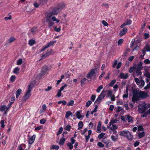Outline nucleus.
<instances>
[{"label": "nucleus", "mask_w": 150, "mask_h": 150, "mask_svg": "<svg viewBox=\"0 0 150 150\" xmlns=\"http://www.w3.org/2000/svg\"><path fill=\"white\" fill-rule=\"evenodd\" d=\"M116 80L115 79L112 80L109 84L108 85L109 86H112L114 84L116 83Z\"/></svg>", "instance_id": "a878e982"}, {"label": "nucleus", "mask_w": 150, "mask_h": 150, "mask_svg": "<svg viewBox=\"0 0 150 150\" xmlns=\"http://www.w3.org/2000/svg\"><path fill=\"white\" fill-rule=\"evenodd\" d=\"M144 76L150 79V73L148 71H146L144 74Z\"/></svg>", "instance_id": "79ce46f5"}, {"label": "nucleus", "mask_w": 150, "mask_h": 150, "mask_svg": "<svg viewBox=\"0 0 150 150\" xmlns=\"http://www.w3.org/2000/svg\"><path fill=\"white\" fill-rule=\"evenodd\" d=\"M127 29L126 28H124L120 31L119 35L120 36H122L125 35L127 32Z\"/></svg>", "instance_id": "f8f14e48"}, {"label": "nucleus", "mask_w": 150, "mask_h": 150, "mask_svg": "<svg viewBox=\"0 0 150 150\" xmlns=\"http://www.w3.org/2000/svg\"><path fill=\"white\" fill-rule=\"evenodd\" d=\"M137 129L138 131H143L144 130V129L142 125H139Z\"/></svg>", "instance_id": "37998d69"}, {"label": "nucleus", "mask_w": 150, "mask_h": 150, "mask_svg": "<svg viewBox=\"0 0 150 150\" xmlns=\"http://www.w3.org/2000/svg\"><path fill=\"white\" fill-rule=\"evenodd\" d=\"M144 49H145V50L147 52L150 51V46H149L148 45H146L145 46Z\"/></svg>", "instance_id": "c03bdc74"}, {"label": "nucleus", "mask_w": 150, "mask_h": 150, "mask_svg": "<svg viewBox=\"0 0 150 150\" xmlns=\"http://www.w3.org/2000/svg\"><path fill=\"white\" fill-rule=\"evenodd\" d=\"M125 94H124L122 96V97L123 98H127L128 96V87H127L126 89V91L124 92Z\"/></svg>", "instance_id": "aec40b11"}, {"label": "nucleus", "mask_w": 150, "mask_h": 150, "mask_svg": "<svg viewBox=\"0 0 150 150\" xmlns=\"http://www.w3.org/2000/svg\"><path fill=\"white\" fill-rule=\"evenodd\" d=\"M128 76V75L127 73H125V74H124V73L121 72L120 73V75L118 76V78H120L121 79H127V78Z\"/></svg>", "instance_id": "1a4fd4ad"}, {"label": "nucleus", "mask_w": 150, "mask_h": 150, "mask_svg": "<svg viewBox=\"0 0 150 150\" xmlns=\"http://www.w3.org/2000/svg\"><path fill=\"white\" fill-rule=\"evenodd\" d=\"M127 121L128 122H132L133 121V117L131 116L128 115L127 116Z\"/></svg>", "instance_id": "473e14b6"}, {"label": "nucleus", "mask_w": 150, "mask_h": 150, "mask_svg": "<svg viewBox=\"0 0 150 150\" xmlns=\"http://www.w3.org/2000/svg\"><path fill=\"white\" fill-rule=\"evenodd\" d=\"M16 40V38H15L13 36L10 37L8 40V42L9 43H11L14 42Z\"/></svg>", "instance_id": "393cba45"}, {"label": "nucleus", "mask_w": 150, "mask_h": 150, "mask_svg": "<svg viewBox=\"0 0 150 150\" xmlns=\"http://www.w3.org/2000/svg\"><path fill=\"white\" fill-rule=\"evenodd\" d=\"M133 93L132 101L134 102H137L141 99L146 98L149 96L148 93L144 91H134Z\"/></svg>", "instance_id": "f257e3e1"}, {"label": "nucleus", "mask_w": 150, "mask_h": 150, "mask_svg": "<svg viewBox=\"0 0 150 150\" xmlns=\"http://www.w3.org/2000/svg\"><path fill=\"white\" fill-rule=\"evenodd\" d=\"M54 31H56L57 32H59L61 30V28L59 27V28H57V27L55 26L54 28Z\"/></svg>", "instance_id": "3c124183"}, {"label": "nucleus", "mask_w": 150, "mask_h": 150, "mask_svg": "<svg viewBox=\"0 0 150 150\" xmlns=\"http://www.w3.org/2000/svg\"><path fill=\"white\" fill-rule=\"evenodd\" d=\"M144 62L146 64H150V61L149 59H146L144 60Z\"/></svg>", "instance_id": "774afa93"}, {"label": "nucleus", "mask_w": 150, "mask_h": 150, "mask_svg": "<svg viewBox=\"0 0 150 150\" xmlns=\"http://www.w3.org/2000/svg\"><path fill=\"white\" fill-rule=\"evenodd\" d=\"M142 64V62H140L138 63L136 67V69L141 70L143 68Z\"/></svg>", "instance_id": "dca6fc26"}, {"label": "nucleus", "mask_w": 150, "mask_h": 150, "mask_svg": "<svg viewBox=\"0 0 150 150\" xmlns=\"http://www.w3.org/2000/svg\"><path fill=\"white\" fill-rule=\"evenodd\" d=\"M59 146L58 145H53L52 146V148L55 150H58L59 149Z\"/></svg>", "instance_id": "0e129e2a"}, {"label": "nucleus", "mask_w": 150, "mask_h": 150, "mask_svg": "<svg viewBox=\"0 0 150 150\" xmlns=\"http://www.w3.org/2000/svg\"><path fill=\"white\" fill-rule=\"evenodd\" d=\"M46 22L48 23V27L51 29L53 25L54 24V23L52 22L50 19V16H46Z\"/></svg>", "instance_id": "39448f33"}, {"label": "nucleus", "mask_w": 150, "mask_h": 150, "mask_svg": "<svg viewBox=\"0 0 150 150\" xmlns=\"http://www.w3.org/2000/svg\"><path fill=\"white\" fill-rule=\"evenodd\" d=\"M107 91L108 95V97H110L112 96V92L111 90H108Z\"/></svg>", "instance_id": "09e8293b"}, {"label": "nucleus", "mask_w": 150, "mask_h": 150, "mask_svg": "<svg viewBox=\"0 0 150 150\" xmlns=\"http://www.w3.org/2000/svg\"><path fill=\"white\" fill-rule=\"evenodd\" d=\"M56 42V41L55 40L54 41H51L50 42L47 43L45 47H42L40 50V52H41L44 51L47 48L50 46H53Z\"/></svg>", "instance_id": "7ed1b4c3"}, {"label": "nucleus", "mask_w": 150, "mask_h": 150, "mask_svg": "<svg viewBox=\"0 0 150 150\" xmlns=\"http://www.w3.org/2000/svg\"><path fill=\"white\" fill-rule=\"evenodd\" d=\"M123 110V108L121 107H118L116 110V112H119L120 111H122Z\"/></svg>", "instance_id": "49530a36"}, {"label": "nucleus", "mask_w": 150, "mask_h": 150, "mask_svg": "<svg viewBox=\"0 0 150 150\" xmlns=\"http://www.w3.org/2000/svg\"><path fill=\"white\" fill-rule=\"evenodd\" d=\"M65 6L66 4L64 3H59L57 5L56 8L57 9H62L65 8Z\"/></svg>", "instance_id": "9b49d317"}, {"label": "nucleus", "mask_w": 150, "mask_h": 150, "mask_svg": "<svg viewBox=\"0 0 150 150\" xmlns=\"http://www.w3.org/2000/svg\"><path fill=\"white\" fill-rule=\"evenodd\" d=\"M20 69L18 67H16L14 69L13 72L14 73L18 74V71Z\"/></svg>", "instance_id": "72a5a7b5"}, {"label": "nucleus", "mask_w": 150, "mask_h": 150, "mask_svg": "<svg viewBox=\"0 0 150 150\" xmlns=\"http://www.w3.org/2000/svg\"><path fill=\"white\" fill-rule=\"evenodd\" d=\"M72 114V113L70 111H68L66 112L65 117L66 118H67L69 116L71 115Z\"/></svg>", "instance_id": "cd10ccee"}, {"label": "nucleus", "mask_w": 150, "mask_h": 150, "mask_svg": "<svg viewBox=\"0 0 150 150\" xmlns=\"http://www.w3.org/2000/svg\"><path fill=\"white\" fill-rule=\"evenodd\" d=\"M117 121L116 119L111 120L110 122H109V125L110 126L111 124L113 125V124L116 123L117 122Z\"/></svg>", "instance_id": "de8ad7c7"}, {"label": "nucleus", "mask_w": 150, "mask_h": 150, "mask_svg": "<svg viewBox=\"0 0 150 150\" xmlns=\"http://www.w3.org/2000/svg\"><path fill=\"white\" fill-rule=\"evenodd\" d=\"M82 112V110H78L76 112V117L79 119H81V118L83 117L84 116L83 115L82 116L81 114V112Z\"/></svg>", "instance_id": "ddd939ff"}, {"label": "nucleus", "mask_w": 150, "mask_h": 150, "mask_svg": "<svg viewBox=\"0 0 150 150\" xmlns=\"http://www.w3.org/2000/svg\"><path fill=\"white\" fill-rule=\"evenodd\" d=\"M88 80L85 78L81 79V86H82L83 85H84L86 83V81Z\"/></svg>", "instance_id": "4be33fe9"}, {"label": "nucleus", "mask_w": 150, "mask_h": 150, "mask_svg": "<svg viewBox=\"0 0 150 150\" xmlns=\"http://www.w3.org/2000/svg\"><path fill=\"white\" fill-rule=\"evenodd\" d=\"M83 122L82 121H80L78 124V130H80L81 129L83 126Z\"/></svg>", "instance_id": "5701e85b"}, {"label": "nucleus", "mask_w": 150, "mask_h": 150, "mask_svg": "<svg viewBox=\"0 0 150 150\" xmlns=\"http://www.w3.org/2000/svg\"><path fill=\"white\" fill-rule=\"evenodd\" d=\"M35 83V81H32L29 84V85H30V86H31L33 88V87L34 86Z\"/></svg>", "instance_id": "bf43d9fd"}, {"label": "nucleus", "mask_w": 150, "mask_h": 150, "mask_svg": "<svg viewBox=\"0 0 150 150\" xmlns=\"http://www.w3.org/2000/svg\"><path fill=\"white\" fill-rule=\"evenodd\" d=\"M62 94V93H61V91L58 90L57 93V95L56 96V97H60Z\"/></svg>", "instance_id": "5fc2aeb1"}, {"label": "nucleus", "mask_w": 150, "mask_h": 150, "mask_svg": "<svg viewBox=\"0 0 150 150\" xmlns=\"http://www.w3.org/2000/svg\"><path fill=\"white\" fill-rule=\"evenodd\" d=\"M92 102L90 100H88V101L86 105V107H88L89 106L91 105V104L92 103Z\"/></svg>", "instance_id": "864d4df0"}, {"label": "nucleus", "mask_w": 150, "mask_h": 150, "mask_svg": "<svg viewBox=\"0 0 150 150\" xmlns=\"http://www.w3.org/2000/svg\"><path fill=\"white\" fill-rule=\"evenodd\" d=\"M35 43L34 40L31 39L29 41L28 44L31 46L33 45Z\"/></svg>", "instance_id": "c756f323"}, {"label": "nucleus", "mask_w": 150, "mask_h": 150, "mask_svg": "<svg viewBox=\"0 0 150 150\" xmlns=\"http://www.w3.org/2000/svg\"><path fill=\"white\" fill-rule=\"evenodd\" d=\"M71 128V125H67L64 128V129L66 130L70 131Z\"/></svg>", "instance_id": "2f4dec72"}, {"label": "nucleus", "mask_w": 150, "mask_h": 150, "mask_svg": "<svg viewBox=\"0 0 150 150\" xmlns=\"http://www.w3.org/2000/svg\"><path fill=\"white\" fill-rule=\"evenodd\" d=\"M123 42V40L122 39H120L118 41L117 44L118 46H120Z\"/></svg>", "instance_id": "603ef678"}, {"label": "nucleus", "mask_w": 150, "mask_h": 150, "mask_svg": "<svg viewBox=\"0 0 150 150\" xmlns=\"http://www.w3.org/2000/svg\"><path fill=\"white\" fill-rule=\"evenodd\" d=\"M66 140V139L64 138V137H63V136H62V137L60 140L59 144L60 145H63L65 142Z\"/></svg>", "instance_id": "6ab92c4d"}, {"label": "nucleus", "mask_w": 150, "mask_h": 150, "mask_svg": "<svg viewBox=\"0 0 150 150\" xmlns=\"http://www.w3.org/2000/svg\"><path fill=\"white\" fill-rule=\"evenodd\" d=\"M63 130V128L62 127H60L58 131L57 132V135H59L61 134Z\"/></svg>", "instance_id": "e433bc0d"}, {"label": "nucleus", "mask_w": 150, "mask_h": 150, "mask_svg": "<svg viewBox=\"0 0 150 150\" xmlns=\"http://www.w3.org/2000/svg\"><path fill=\"white\" fill-rule=\"evenodd\" d=\"M145 135V133L144 132H139L138 134V136L140 139L143 137Z\"/></svg>", "instance_id": "b1692460"}, {"label": "nucleus", "mask_w": 150, "mask_h": 150, "mask_svg": "<svg viewBox=\"0 0 150 150\" xmlns=\"http://www.w3.org/2000/svg\"><path fill=\"white\" fill-rule=\"evenodd\" d=\"M22 63V59H19L17 61V64L18 65H20Z\"/></svg>", "instance_id": "680f3d73"}, {"label": "nucleus", "mask_w": 150, "mask_h": 150, "mask_svg": "<svg viewBox=\"0 0 150 150\" xmlns=\"http://www.w3.org/2000/svg\"><path fill=\"white\" fill-rule=\"evenodd\" d=\"M58 11L59 10H52L51 11L47 13L46 14V16H50L51 18L52 16L57 15L59 12V11Z\"/></svg>", "instance_id": "20e7f679"}, {"label": "nucleus", "mask_w": 150, "mask_h": 150, "mask_svg": "<svg viewBox=\"0 0 150 150\" xmlns=\"http://www.w3.org/2000/svg\"><path fill=\"white\" fill-rule=\"evenodd\" d=\"M126 137L129 141H131L133 138V135L131 134L130 132H129L128 134H127V136Z\"/></svg>", "instance_id": "f3484780"}, {"label": "nucleus", "mask_w": 150, "mask_h": 150, "mask_svg": "<svg viewBox=\"0 0 150 150\" xmlns=\"http://www.w3.org/2000/svg\"><path fill=\"white\" fill-rule=\"evenodd\" d=\"M106 92V91H103L100 95L98 96V97L102 100L103 99L105 96V94H104Z\"/></svg>", "instance_id": "a211bd4d"}, {"label": "nucleus", "mask_w": 150, "mask_h": 150, "mask_svg": "<svg viewBox=\"0 0 150 150\" xmlns=\"http://www.w3.org/2000/svg\"><path fill=\"white\" fill-rule=\"evenodd\" d=\"M105 134L103 133H101L100 134H99L98 136V138L99 139H101L103 138Z\"/></svg>", "instance_id": "f704fd0d"}, {"label": "nucleus", "mask_w": 150, "mask_h": 150, "mask_svg": "<svg viewBox=\"0 0 150 150\" xmlns=\"http://www.w3.org/2000/svg\"><path fill=\"white\" fill-rule=\"evenodd\" d=\"M30 93V92L27 91L24 96V98L25 100L28 99L31 96Z\"/></svg>", "instance_id": "2eb2a0df"}, {"label": "nucleus", "mask_w": 150, "mask_h": 150, "mask_svg": "<svg viewBox=\"0 0 150 150\" xmlns=\"http://www.w3.org/2000/svg\"><path fill=\"white\" fill-rule=\"evenodd\" d=\"M22 91V90L21 88L18 89L16 93V97L18 98L20 95Z\"/></svg>", "instance_id": "412c9836"}, {"label": "nucleus", "mask_w": 150, "mask_h": 150, "mask_svg": "<svg viewBox=\"0 0 150 150\" xmlns=\"http://www.w3.org/2000/svg\"><path fill=\"white\" fill-rule=\"evenodd\" d=\"M36 137V136L34 134L30 138H29L28 141V143L29 144H32L34 142Z\"/></svg>", "instance_id": "9d476101"}, {"label": "nucleus", "mask_w": 150, "mask_h": 150, "mask_svg": "<svg viewBox=\"0 0 150 150\" xmlns=\"http://www.w3.org/2000/svg\"><path fill=\"white\" fill-rule=\"evenodd\" d=\"M111 139L114 142H115L117 139V138L114 135H112L111 136Z\"/></svg>", "instance_id": "a18cd8bd"}, {"label": "nucleus", "mask_w": 150, "mask_h": 150, "mask_svg": "<svg viewBox=\"0 0 150 150\" xmlns=\"http://www.w3.org/2000/svg\"><path fill=\"white\" fill-rule=\"evenodd\" d=\"M16 77L14 75H12L10 78V80L11 82H14L16 80Z\"/></svg>", "instance_id": "58836bf2"}, {"label": "nucleus", "mask_w": 150, "mask_h": 150, "mask_svg": "<svg viewBox=\"0 0 150 150\" xmlns=\"http://www.w3.org/2000/svg\"><path fill=\"white\" fill-rule=\"evenodd\" d=\"M96 96L95 95H92L91 97V99L92 101H94L96 98Z\"/></svg>", "instance_id": "052dcab7"}, {"label": "nucleus", "mask_w": 150, "mask_h": 150, "mask_svg": "<svg viewBox=\"0 0 150 150\" xmlns=\"http://www.w3.org/2000/svg\"><path fill=\"white\" fill-rule=\"evenodd\" d=\"M102 100L101 99L100 97H98L96 100L95 102L94 103H97L98 105L100 103Z\"/></svg>", "instance_id": "c85d7f7f"}, {"label": "nucleus", "mask_w": 150, "mask_h": 150, "mask_svg": "<svg viewBox=\"0 0 150 150\" xmlns=\"http://www.w3.org/2000/svg\"><path fill=\"white\" fill-rule=\"evenodd\" d=\"M46 122V120L44 118L41 119L40 120V124H44Z\"/></svg>", "instance_id": "e2e57ef3"}, {"label": "nucleus", "mask_w": 150, "mask_h": 150, "mask_svg": "<svg viewBox=\"0 0 150 150\" xmlns=\"http://www.w3.org/2000/svg\"><path fill=\"white\" fill-rule=\"evenodd\" d=\"M129 132L128 131L123 130L120 132L119 135L120 136L126 137L127 136Z\"/></svg>", "instance_id": "4468645a"}, {"label": "nucleus", "mask_w": 150, "mask_h": 150, "mask_svg": "<svg viewBox=\"0 0 150 150\" xmlns=\"http://www.w3.org/2000/svg\"><path fill=\"white\" fill-rule=\"evenodd\" d=\"M103 88V86L102 85H101L99 86L96 90L97 92L98 93H99L100 91V90L102 89Z\"/></svg>", "instance_id": "a19ab883"}, {"label": "nucleus", "mask_w": 150, "mask_h": 150, "mask_svg": "<svg viewBox=\"0 0 150 150\" xmlns=\"http://www.w3.org/2000/svg\"><path fill=\"white\" fill-rule=\"evenodd\" d=\"M11 18H12V17H11V15H9V16L8 17H5L4 18V19H5V21H7L10 20L11 19Z\"/></svg>", "instance_id": "13d9d810"}, {"label": "nucleus", "mask_w": 150, "mask_h": 150, "mask_svg": "<svg viewBox=\"0 0 150 150\" xmlns=\"http://www.w3.org/2000/svg\"><path fill=\"white\" fill-rule=\"evenodd\" d=\"M144 84L145 83L144 81L142 79L141 80L140 86H141V87H142L144 86Z\"/></svg>", "instance_id": "4d7b16f0"}, {"label": "nucleus", "mask_w": 150, "mask_h": 150, "mask_svg": "<svg viewBox=\"0 0 150 150\" xmlns=\"http://www.w3.org/2000/svg\"><path fill=\"white\" fill-rule=\"evenodd\" d=\"M48 70V67L46 66H44L42 67L40 74L41 76H44L47 73Z\"/></svg>", "instance_id": "6e6552de"}, {"label": "nucleus", "mask_w": 150, "mask_h": 150, "mask_svg": "<svg viewBox=\"0 0 150 150\" xmlns=\"http://www.w3.org/2000/svg\"><path fill=\"white\" fill-rule=\"evenodd\" d=\"M74 101L73 100H71L67 104V105L68 106H73L74 104Z\"/></svg>", "instance_id": "ea45409f"}, {"label": "nucleus", "mask_w": 150, "mask_h": 150, "mask_svg": "<svg viewBox=\"0 0 150 150\" xmlns=\"http://www.w3.org/2000/svg\"><path fill=\"white\" fill-rule=\"evenodd\" d=\"M67 86V84H65L62 87H61L59 90L62 91L64 90L65 88Z\"/></svg>", "instance_id": "69168bd1"}, {"label": "nucleus", "mask_w": 150, "mask_h": 150, "mask_svg": "<svg viewBox=\"0 0 150 150\" xmlns=\"http://www.w3.org/2000/svg\"><path fill=\"white\" fill-rule=\"evenodd\" d=\"M139 113H141L142 115V117H146L147 115L148 114V113L146 111H145L143 112H139Z\"/></svg>", "instance_id": "bb28decb"}, {"label": "nucleus", "mask_w": 150, "mask_h": 150, "mask_svg": "<svg viewBox=\"0 0 150 150\" xmlns=\"http://www.w3.org/2000/svg\"><path fill=\"white\" fill-rule=\"evenodd\" d=\"M4 120H2L1 121L0 123L1 125V127L2 128H4L5 127V125H4Z\"/></svg>", "instance_id": "338daca9"}, {"label": "nucleus", "mask_w": 150, "mask_h": 150, "mask_svg": "<svg viewBox=\"0 0 150 150\" xmlns=\"http://www.w3.org/2000/svg\"><path fill=\"white\" fill-rule=\"evenodd\" d=\"M6 108V106L5 105H3L1 106L0 107V111L3 112Z\"/></svg>", "instance_id": "7c9ffc66"}, {"label": "nucleus", "mask_w": 150, "mask_h": 150, "mask_svg": "<svg viewBox=\"0 0 150 150\" xmlns=\"http://www.w3.org/2000/svg\"><path fill=\"white\" fill-rule=\"evenodd\" d=\"M73 144L70 142H68L67 144V146L69 147L70 150H72L73 149Z\"/></svg>", "instance_id": "c9c22d12"}, {"label": "nucleus", "mask_w": 150, "mask_h": 150, "mask_svg": "<svg viewBox=\"0 0 150 150\" xmlns=\"http://www.w3.org/2000/svg\"><path fill=\"white\" fill-rule=\"evenodd\" d=\"M52 51V50L51 49L47 50V51L46 52V53L45 54H43L42 53V56H41V59H43L45 57L48 56L51 54Z\"/></svg>", "instance_id": "0eeeda50"}, {"label": "nucleus", "mask_w": 150, "mask_h": 150, "mask_svg": "<svg viewBox=\"0 0 150 150\" xmlns=\"http://www.w3.org/2000/svg\"><path fill=\"white\" fill-rule=\"evenodd\" d=\"M97 145L101 148H103L104 146V144L102 143L101 142H98L97 143Z\"/></svg>", "instance_id": "8fccbe9b"}, {"label": "nucleus", "mask_w": 150, "mask_h": 150, "mask_svg": "<svg viewBox=\"0 0 150 150\" xmlns=\"http://www.w3.org/2000/svg\"><path fill=\"white\" fill-rule=\"evenodd\" d=\"M150 105L149 104L145 103V102L140 103L138 106V111L139 112H143L149 108Z\"/></svg>", "instance_id": "f03ea898"}, {"label": "nucleus", "mask_w": 150, "mask_h": 150, "mask_svg": "<svg viewBox=\"0 0 150 150\" xmlns=\"http://www.w3.org/2000/svg\"><path fill=\"white\" fill-rule=\"evenodd\" d=\"M134 81L137 85H139L140 84V81L138 78H135L134 79Z\"/></svg>", "instance_id": "6e6d98bb"}, {"label": "nucleus", "mask_w": 150, "mask_h": 150, "mask_svg": "<svg viewBox=\"0 0 150 150\" xmlns=\"http://www.w3.org/2000/svg\"><path fill=\"white\" fill-rule=\"evenodd\" d=\"M96 74L95 73L94 69H92L86 75V77L88 79H91L92 76H95Z\"/></svg>", "instance_id": "423d86ee"}, {"label": "nucleus", "mask_w": 150, "mask_h": 150, "mask_svg": "<svg viewBox=\"0 0 150 150\" xmlns=\"http://www.w3.org/2000/svg\"><path fill=\"white\" fill-rule=\"evenodd\" d=\"M126 25H129L131 24L132 21L131 20L129 19H127L125 23Z\"/></svg>", "instance_id": "4c0bfd02"}]
</instances>
